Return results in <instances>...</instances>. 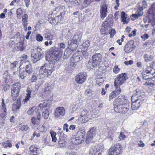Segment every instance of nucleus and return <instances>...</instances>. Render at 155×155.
Instances as JSON below:
<instances>
[{"mask_svg":"<svg viewBox=\"0 0 155 155\" xmlns=\"http://www.w3.org/2000/svg\"><path fill=\"white\" fill-rule=\"evenodd\" d=\"M54 63L53 60L46 63L44 66L40 68L39 71V76L41 78H45L51 75L55 70Z\"/></svg>","mask_w":155,"mask_h":155,"instance_id":"1","label":"nucleus"},{"mask_svg":"<svg viewBox=\"0 0 155 155\" xmlns=\"http://www.w3.org/2000/svg\"><path fill=\"white\" fill-rule=\"evenodd\" d=\"M124 102L122 103L120 99L115 100L114 103V108L115 111L117 112H123L126 113L128 111L130 108V104L128 101L124 100Z\"/></svg>","mask_w":155,"mask_h":155,"instance_id":"2","label":"nucleus"},{"mask_svg":"<svg viewBox=\"0 0 155 155\" xmlns=\"http://www.w3.org/2000/svg\"><path fill=\"white\" fill-rule=\"evenodd\" d=\"M113 19L112 17H108L103 24L101 30V33L103 34H107V31L110 29L113 26Z\"/></svg>","mask_w":155,"mask_h":155,"instance_id":"3","label":"nucleus"},{"mask_svg":"<svg viewBox=\"0 0 155 155\" xmlns=\"http://www.w3.org/2000/svg\"><path fill=\"white\" fill-rule=\"evenodd\" d=\"M52 52L51 57H52L51 61L53 60L54 62L59 60L63 53V51L60 48L54 47L51 50Z\"/></svg>","mask_w":155,"mask_h":155,"instance_id":"4","label":"nucleus"},{"mask_svg":"<svg viewBox=\"0 0 155 155\" xmlns=\"http://www.w3.org/2000/svg\"><path fill=\"white\" fill-rule=\"evenodd\" d=\"M127 73H122L117 75L115 79L114 85L115 87L122 85L128 79Z\"/></svg>","mask_w":155,"mask_h":155,"instance_id":"5","label":"nucleus"},{"mask_svg":"<svg viewBox=\"0 0 155 155\" xmlns=\"http://www.w3.org/2000/svg\"><path fill=\"white\" fill-rule=\"evenodd\" d=\"M102 58L101 55L100 53L95 54L92 57V60L88 62V64L91 65L90 68L96 67L99 64L101 61Z\"/></svg>","mask_w":155,"mask_h":155,"instance_id":"6","label":"nucleus"},{"mask_svg":"<svg viewBox=\"0 0 155 155\" xmlns=\"http://www.w3.org/2000/svg\"><path fill=\"white\" fill-rule=\"evenodd\" d=\"M140 96L136 97L135 95H133L131 97V108L133 110L138 109L141 106L142 101L140 98Z\"/></svg>","mask_w":155,"mask_h":155,"instance_id":"7","label":"nucleus"},{"mask_svg":"<svg viewBox=\"0 0 155 155\" xmlns=\"http://www.w3.org/2000/svg\"><path fill=\"white\" fill-rule=\"evenodd\" d=\"M21 88V85L18 83L13 85L12 88V96L13 100H15L19 94V92Z\"/></svg>","mask_w":155,"mask_h":155,"instance_id":"8","label":"nucleus"},{"mask_svg":"<svg viewBox=\"0 0 155 155\" xmlns=\"http://www.w3.org/2000/svg\"><path fill=\"white\" fill-rule=\"evenodd\" d=\"M135 47L136 46L134 44V40H130L125 45L124 50L126 52L129 53L134 50L135 49Z\"/></svg>","mask_w":155,"mask_h":155,"instance_id":"9","label":"nucleus"},{"mask_svg":"<svg viewBox=\"0 0 155 155\" xmlns=\"http://www.w3.org/2000/svg\"><path fill=\"white\" fill-rule=\"evenodd\" d=\"M107 7L105 2H102L101 5L100 9V16L101 18L104 19L107 16Z\"/></svg>","mask_w":155,"mask_h":155,"instance_id":"10","label":"nucleus"},{"mask_svg":"<svg viewBox=\"0 0 155 155\" xmlns=\"http://www.w3.org/2000/svg\"><path fill=\"white\" fill-rule=\"evenodd\" d=\"M12 38L8 42V45L9 47L14 49L16 48V47H17L18 48H20V51H23V49L22 48L23 44L20 42L16 43L14 40H12Z\"/></svg>","mask_w":155,"mask_h":155,"instance_id":"11","label":"nucleus"},{"mask_svg":"<svg viewBox=\"0 0 155 155\" xmlns=\"http://www.w3.org/2000/svg\"><path fill=\"white\" fill-rule=\"evenodd\" d=\"M87 78V75L86 73H79L76 76L75 80L78 84H81L85 82Z\"/></svg>","mask_w":155,"mask_h":155,"instance_id":"12","label":"nucleus"},{"mask_svg":"<svg viewBox=\"0 0 155 155\" xmlns=\"http://www.w3.org/2000/svg\"><path fill=\"white\" fill-rule=\"evenodd\" d=\"M26 72L28 74L31 73L32 72V68L31 64L28 62H23L21 63L20 66V68H21L23 67L24 68Z\"/></svg>","mask_w":155,"mask_h":155,"instance_id":"13","label":"nucleus"},{"mask_svg":"<svg viewBox=\"0 0 155 155\" xmlns=\"http://www.w3.org/2000/svg\"><path fill=\"white\" fill-rule=\"evenodd\" d=\"M96 129L95 127L92 128L88 132L86 140V142L87 143H88L95 136Z\"/></svg>","mask_w":155,"mask_h":155,"instance_id":"14","label":"nucleus"},{"mask_svg":"<svg viewBox=\"0 0 155 155\" xmlns=\"http://www.w3.org/2000/svg\"><path fill=\"white\" fill-rule=\"evenodd\" d=\"M42 50L39 48H37L35 53H32L31 54V56L34 59H37V61L39 60L41 58H42Z\"/></svg>","mask_w":155,"mask_h":155,"instance_id":"15","label":"nucleus"},{"mask_svg":"<svg viewBox=\"0 0 155 155\" xmlns=\"http://www.w3.org/2000/svg\"><path fill=\"white\" fill-rule=\"evenodd\" d=\"M65 113L64 108L63 107H60L56 108L54 115L56 117H58L60 115L64 116L65 114Z\"/></svg>","mask_w":155,"mask_h":155,"instance_id":"16","label":"nucleus"},{"mask_svg":"<svg viewBox=\"0 0 155 155\" xmlns=\"http://www.w3.org/2000/svg\"><path fill=\"white\" fill-rule=\"evenodd\" d=\"M68 43L69 46L68 47L69 48V51L73 52L76 51L78 47L77 43L72 42V40H69Z\"/></svg>","mask_w":155,"mask_h":155,"instance_id":"17","label":"nucleus"},{"mask_svg":"<svg viewBox=\"0 0 155 155\" xmlns=\"http://www.w3.org/2000/svg\"><path fill=\"white\" fill-rule=\"evenodd\" d=\"M28 16L26 14H25L22 16L21 22L25 31L27 29Z\"/></svg>","mask_w":155,"mask_h":155,"instance_id":"18","label":"nucleus"},{"mask_svg":"<svg viewBox=\"0 0 155 155\" xmlns=\"http://www.w3.org/2000/svg\"><path fill=\"white\" fill-rule=\"evenodd\" d=\"M82 57L81 55H78V54L75 53L74 54L71 59V61L74 63H77L81 60Z\"/></svg>","mask_w":155,"mask_h":155,"instance_id":"19","label":"nucleus"},{"mask_svg":"<svg viewBox=\"0 0 155 155\" xmlns=\"http://www.w3.org/2000/svg\"><path fill=\"white\" fill-rule=\"evenodd\" d=\"M121 21L123 22V24H127L128 23L130 18L125 12H121Z\"/></svg>","mask_w":155,"mask_h":155,"instance_id":"20","label":"nucleus"},{"mask_svg":"<svg viewBox=\"0 0 155 155\" xmlns=\"http://www.w3.org/2000/svg\"><path fill=\"white\" fill-rule=\"evenodd\" d=\"M95 147H92L90 150V154L92 155H101L102 150L100 149H96Z\"/></svg>","mask_w":155,"mask_h":155,"instance_id":"21","label":"nucleus"},{"mask_svg":"<svg viewBox=\"0 0 155 155\" xmlns=\"http://www.w3.org/2000/svg\"><path fill=\"white\" fill-rule=\"evenodd\" d=\"M111 147L114 149L119 154H120L122 152L121 146L119 144H116L113 146H112Z\"/></svg>","mask_w":155,"mask_h":155,"instance_id":"22","label":"nucleus"},{"mask_svg":"<svg viewBox=\"0 0 155 155\" xmlns=\"http://www.w3.org/2000/svg\"><path fill=\"white\" fill-rule=\"evenodd\" d=\"M82 37V35L80 33L75 34L73 38L72 42L78 44V42L81 40V38Z\"/></svg>","mask_w":155,"mask_h":155,"instance_id":"23","label":"nucleus"},{"mask_svg":"<svg viewBox=\"0 0 155 155\" xmlns=\"http://www.w3.org/2000/svg\"><path fill=\"white\" fill-rule=\"evenodd\" d=\"M76 64L71 61L65 66V69L68 71H70L73 69L76 66Z\"/></svg>","mask_w":155,"mask_h":155,"instance_id":"24","label":"nucleus"},{"mask_svg":"<svg viewBox=\"0 0 155 155\" xmlns=\"http://www.w3.org/2000/svg\"><path fill=\"white\" fill-rule=\"evenodd\" d=\"M52 104V101L49 100L47 101L46 102H43L39 104V107L41 108H43L44 107H48L50 108L51 107Z\"/></svg>","mask_w":155,"mask_h":155,"instance_id":"25","label":"nucleus"},{"mask_svg":"<svg viewBox=\"0 0 155 155\" xmlns=\"http://www.w3.org/2000/svg\"><path fill=\"white\" fill-rule=\"evenodd\" d=\"M21 106V101L19 99H18L17 101L12 105V109L13 110H18Z\"/></svg>","mask_w":155,"mask_h":155,"instance_id":"26","label":"nucleus"},{"mask_svg":"<svg viewBox=\"0 0 155 155\" xmlns=\"http://www.w3.org/2000/svg\"><path fill=\"white\" fill-rule=\"evenodd\" d=\"M84 140L81 139L76 137L75 138H73L71 142L74 144L78 145L81 143Z\"/></svg>","mask_w":155,"mask_h":155,"instance_id":"27","label":"nucleus"},{"mask_svg":"<svg viewBox=\"0 0 155 155\" xmlns=\"http://www.w3.org/2000/svg\"><path fill=\"white\" fill-rule=\"evenodd\" d=\"M58 143L59 146L61 147H64L65 145V138L62 136H60L59 137Z\"/></svg>","mask_w":155,"mask_h":155,"instance_id":"28","label":"nucleus"},{"mask_svg":"<svg viewBox=\"0 0 155 155\" xmlns=\"http://www.w3.org/2000/svg\"><path fill=\"white\" fill-rule=\"evenodd\" d=\"M85 132L83 130H79L78 131L77 137L79 138L84 140L85 136Z\"/></svg>","mask_w":155,"mask_h":155,"instance_id":"29","label":"nucleus"},{"mask_svg":"<svg viewBox=\"0 0 155 155\" xmlns=\"http://www.w3.org/2000/svg\"><path fill=\"white\" fill-rule=\"evenodd\" d=\"M142 77L143 79L149 80L151 78L150 77V71H145L142 73Z\"/></svg>","mask_w":155,"mask_h":155,"instance_id":"30","label":"nucleus"},{"mask_svg":"<svg viewBox=\"0 0 155 155\" xmlns=\"http://www.w3.org/2000/svg\"><path fill=\"white\" fill-rule=\"evenodd\" d=\"M49 109L48 108H46L42 114V116L45 119L48 118L49 114Z\"/></svg>","mask_w":155,"mask_h":155,"instance_id":"31","label":"nucleus"},{"mask_svg":"<svg viewBox=\"0 0 155 155\" xmlns=\"http://www.w3.org/2000/svg\"><path fill=\"white\" fill-rule=\"evenodd\" d=\"M148 12L150 14H152L153 15H155V3H153L152 4L148 10Z\"/></svg>","mask_w":155,"mask_h":155,"instance_id":"32","label":"nucleus"},{"mask_svg":"<svg viewBox=\"0 0 155 155\" xmlns=\"http://www.w3.org/2000/svg\"><path fill=\"white\" fill-rule=\"evenodd\" d=\"M61 17H62V16L61 15H58L57 17H56L55 18H50L49 19V20H50V23L51 24H57L58 22H59L60 21V20H60V21L58 20V21L57 22H56V19H58L59 18H61Z\"/></svg>","mask_w":155,"mask_h":155,"instance_id":"33","label":"nucleus"},{"mask_svg":"<svg viewBox=\"0 0 155 155\" xmlns=\"http://www.w3.org/2000/svg\"><path fill=\"white\" fill-rule=\"evenodd\" d=\"M35 108L33 107L31 108L28 110L27 112V114L30 115H34L35 113H36V111L35 110Z\"/></svg>","mask_w":155,"mask_h":155,"instance_id":"34","label":"nucleus"},{"mask_svg":"<svg viewBox=\"0 0 155 155\" xmlns=\"http://www.w3.org/2000/svg\"><path fill=\"white\" fill-rule=\"evenodd\" d=\"M119 155L117 152H115L114 149L110 147L109 150L107 155Z\"/></svg>","mask_w":155,"mask_h":155,"instance_id":"35","label":"nucleus"},{"mask_svg":"<svg viewBox=\"0 0 155 155\" xmlns=\"http://www.w3.org/2000/svg\"><path fill=\"white\" fill-rule=\"evenodd\" d=\"M29 150L30 151V154H32L34 153H37V149L34 146L32 145L29 148Z\"/></svg>","mask_w":155,"mask_h":155,"instance_id":"36","label":"nucleus"},{"mask_svg":"<svg viewBox=\"0 0 155 155\" xmlns=\"http://www.w3.org/2000/svg\"><path fill=\"white\" fill-rule=\"evenodd\" d=\"M22 13V11L21 8H19L16 11L17 17L18 18H21V15Z\"/></svg>","mask_w":155,"mask_h":155,"instance_id":"37","label":"nucleus"},{"mask_svg":"<svg viewBox=\"0 0 155 155\" xmlns=\"http://www.w3.org/2000/svg\"><path fill=\"white\" fill-rule=\"evenodd\" d=\"M51 137L52 139V141L54 142H56L57 139L56 137V133L53 131L50 132Z\"/></svg>","mask_w":155,"mask_h":155,"instance_id":"38","label":"nucleus"},{"mask_svg":"<svg viewBox=\"0 0 155 155\" xmlns=\"http://www.w3.org/2000/svg\"><path fill=\"white\" fill-rule=\"evenodd\" d=\"M72 36V33L71 32L70 30H69L68 31V32L67 33V34H65L64 37L65 38L68 40Z\"/></svg>","mask_w":155,"mask_h":155,"instance_id":"39","label":"nucleus"},{"mask_svg":"<svg viewBox=\"0 0 155 155\" xmlns=\"http://www.w3.org/2000/svg\"><path fill=\"white\" fill-rule=\"evenodd\" d=\"M91 3V2L89 0H84L83 3L82 4L83 8H86Z\"/></svg>","mask_w":155,"mask_h":155,"instance_id":"40","label":"nucleus"},{"mask_svg":"<svg viewBox=\"0 0 155 155\" xmlns=\"http://www.w3.org/2000/svg\"><path fill=\"white\" fill-rule=\"evenodd\" d=\"M12 146V144L9 140H7L6 142L3 143V146L4 147H10Z\"/></svg>","mask_w":155,"mask_h":155,"instance_id":"41","label":"nucleus"},{"mask_svg":"<svg viewBox=\"0 0 155 155\" xmlns=\"http://www.w3.org/2000/svg\"><path fill=\"white\" fill-rule=\"evenodd\" d=\"M90 45V41L89 40L85 41L83 43V45L84 48L87 49L89 47Z\"/></svg>","mask_w":155,"mask_h":155,"instance_id":"42","label":"nucleus"},{"mask_svg":"<svg viewBox=\"0 0 155 155\" xmlns=\"http://www.w3.org/2000/svg\"><path fill=\"white\" fill-rule=\"evenodd\" d=\"M108 31V33L110 35V38L113 37L116 33L115 30L114 29L111 28L110 30H109L107 31V32Z\"/></svg>","mask_w":155,"mask_h":155,"instance_id":"43","label":"nucleus"},{"mask_svg":"<svg viewBox=\"0 0 155 155\" xmlns=\"http://www.w3.org/2000/svg\"><path fill=\"white\" fill-rule=\"evenodd\" d=\"M52 89V88L51 86H48L46 88L45 91V92L46 94H49L51 93V91Z\"/></svg>","mask_w":155,"mask_h":155,"instance_id":"44","label":"nucleus"},{"mask_svg":"<svg viewBox=\"0 0 155 155\" xmlns=\"http://www.w3.org/2000/svg\"><path fill=\"white\" fill-rule=\"evenodd\" d=\"M116 87V88L115 89V90L113 91V92H114V93H115V94L116 95V96H117L119 94H120V93L121 92V89L119 87H118L117 86L116 87Z\"/></svg>","mask_w":155,"mask_h":155,"instance_id":"45","label":"nucleus"},{"mask_svg":"<svg viewBox=\"0 0 155 155\" xmlns=\"http://www.w3.org/2000/svg\"><path fill=\"white\" fill-rule=\"evenodd\" d=\"M120 69L118 67V66L115 65L113 68V72L115 74L118 73L120 71Z\"/></svg>","mask_w":155,"mask_h":155,"instance_id":"46","label":"nucleus"},{"mask_svg":"<svg viewBox=\"0 0 155 155\" xmlns=\"http://www.w3.org/2000/svg\"><path fill=\"white\" fill-rule=\"evenodd\" d=\"M86 117V116L84 117V116L81 115V117L79 118V119L82 123H85L87 121Z\"/></svg>","mask_w":155,"mask_h":155,"instance_id":"47","label":"nucleus"},{"mask_svg":"<svg viewBox=\"0 0 155 155\" xmlns=\"http://www.w3.org/2000/svg\"><path fill=\"white\" fill-rule=\"evenodd\" d=\"M29 127L28 125H23L21 128V130L23 131H26L28 130Z\"/></svg>","mask_w":155,"mask_h":155,"instance_id":"48","label":"nucleus"},{"mask_svg":"<svg viewBox=\"0 0 155 155\" xmlns=\"http://www.w3.org/2000/svg\"><path fill=\"white\" fill-rule=\"evenodd\" d=\"M69 2L72 3L75 6H79L80 4L78 2L77 0H68Z\"/></svg>","mask_w":155,"mask_h":155,"instance_id":"49","label":"nucleus"},{"mask_svg":"<svg viewBox=\"0 0 155 155\" xmlns=\"http://www.w3.org/2000/svg\"><path fill=\"white\" fill-rule=\"evenodd\" d=\"M150 86L155 85V78H150L149 79Z\"/></svg>","mask_w":155,"mask_h":155,"instance_id":"50","label":"nucleus"},{"mask_svg":"<svg viewBox=\"0 0 155 155\" xmlns=\"http://www.w3.org/2000/svg\"><path fill=\"white\" fill-rule=\"evenodd\" d=\"M31 120L32 124L34 125L37 124L39 121L37 120V118H35V117H32L31 118Z\"/></svg>","mask_w":155,"mask_h":155,"instance_id":"51","label":"nucleus"},{"mask_svg":"<svg viewBox=\"0 0 155 155\" xmlns=\"http://www.w3.org/2000/svg\"><path fill=\"white\" fill-rule=\"evenodd\" d=\"M149 35L147 34L146 33L143 34L141 36V38L143 41H145L146 40L148 39L149 38Z\"/></svg>","mask_w":155,"mask_h":155,"instance_id":"52","label":"nucleus"},{"mask_svg":"<svg viewBox=\"0 0 155 155\" xmlns=\"http://www.w3.org/2000/svg\"><path fill=\"white\" fill-rule=\"evenodd\" d=\"M36 38L37 41H42L43 40V37L40 34H37L36 35Z\"/></svg>","mask_w":155,"mask_h":155,"instance_id":"53","label":"nucleus"},{"mask_svg":"<svg viewBox=\"0 0 155 155\" xmlns=\"http://www.w3.org/2000/svg\"><path fill=\"white\" fill-rule=\"evenodd\" d=\"M6 111L5 110L2 111V113L1 114V117L3 119L5 118L7 114Z\"/></svg>","mask_w":155,"mask_h":155,"instance_id":"54","label":"nucleus"},{"mask_svg":"<svg viewBox=\"0 0 155 155\" xmlns=\"http://www.w3.org/2000/svg\"><path fill=\"white\" fill-rule=\"evenodd\" d=\"M50 139V137H47L44 140V142L46 144H48L49 143Z\"/></svg>","mask_w":155,"mask_h":155,"instance_id":"55","label":"nucleus"},{"mask_svg":"<svg viewBox=\"0 0 155 155\" xmlns=\"http://www.w3.org/2000/svg\"><path fill=\"white\" fill-rule=\"evenodd\" d=\"M58 46L59 48L61 49H64L66 47V45L64 43H61L58 44Z\"/></svg>","mask_w":155,"mask_h":155,"instance_id":"56","label":"nucleus"},{"mask_svg":"<svg viewBox=\"0 0 155 155\" xmlns=\"http://www.w3.org/2000/svg\"><path fill=\"white\" fill-rule=\"evenodd\" d=\"M116 97V95L115 94V93H114V92L113 91L110 94L109 96V101H110V100L113 99V98H115Z\"/></svg>","mask_w":155,"mask_h":155,"instance_id":"57","label":"nucleus"},{"mask_svg":"<svg viewBox=\"0 0 155 155\" xmlns=\"http://www.w3.org/2000/svg\"><path fill=\"white\" fill-rule=\"evenodd\" d=\"M82 54L86 58H88V53L84 51H81Z\"/></svg>","mask_w":155,"mask_h":155,"instance_id":"58","label":"nucleus"},{"mask_svg":"<svg viewBox=\"0 0 155 155\" xmlns=\"http://www.w3.org/2000/svg\"><path fill=\"white\" fill-rule=\"evenodd\" d=\"M18 63L17 61H15L11 64V67L12 69H13L16 67V65Z\"/></svg>","mask_w":155,"mask_h":155,"instance_id":"59","label":"nucleus"},{"mask_svg":"<svg viewBox=\"0 0 155 155\" xmlns=\"http://www.w3.org/2000/svg\"><path fill=\"white\" fill-rule=\"evenodd\" d=\"M135 91L136 93L134 94V95H135V96L139 95L140 96L141 92L140 90L139 89H136ZM136 97H137L136 96Z\"/></svg>","mask_w":155,"mask_h":155,"instance_id":"60","label":"nucleus"},{"mask_svg":"<svg viewBox=\"0 0 155 155\" xmlns=\"http://www.w3.org/2000/svg\"><path fill=\"white\" fill-rule=\"evenodd\" d=\"M87 113V111L86 110H83L81 111V115L84 116L86 117Z\"/></svg>","mask_w":155,"mask_h":155,"instance_id":"61","label":"nucleus"},{"mask_svg":"<svg viewBox=\"0 0 155 155\" xmlns=\"http://www.w3.org/2000/svg\"><path fill=\"white\" fill-rule=\"evenodd\" d=\"M143 58L144 59V61L147 62L149 61L148 57V55L147 54H145L143 56Z\"/></svg>","mask_w":155,"mask_h":155,"instance_id":"62","label":"nucleus"},{"mask_svg":"<svg viewBox=\"0 0 155 155\" xmlns=\"http://www.w3.org/2000/svg\"><path fill=\"white\" fill-rule=\"evenodd\" d=\"M134 29V31H132L131 33L129 34L128 36L129 37L135 36L136 35V31Z\"/></svg>","mask_w":155,"mask_h":155,"instance_id":"63","label":"nucleus"},{"mask_svg":"<svg viewBox=\"0 0 155 155\" xmlns=\"http://www.w3.org/2000/svg\"><path fill=\"white\" fill-rule=\"evenodd\" d=\"M134 63V61L132 60H130L128 61H125L124 62V64L127 65H128L129 64L131 65Z\"/></svg>","mask_w":155,"mask_h":155,"instance_id":"64","label":"nucleus"}]
</instances>
